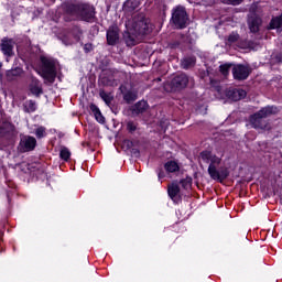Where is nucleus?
Masks as SVG:
<instances>
[{
  "mask_svg": "<svg viewBox=\"0 0 282 282\" xmlns=\"http://www.w3.org/2000/svg\"><path fill=\"white\" fill-rule=\"evenodd\" d=\"M225 6H241L243 0H220Z\"/></svg>",
  "mask_w": 282,
  "mask_h": 282,
  "instance_id": "nucleus-35",
  "label": "nucleus"
},
{
  "mask_svg": "<svg viewBox=\"0 0 282 282\" xmlns=\"http://www.w3.org/2000/svg\"><path fill=\"white\" fill-rule=\"evenodd\" d=\"M164 169L167 173H177V171H180V165L175 161H167L164 164Z\"/></svg>",
  "mask_w": 282,
  "mask_h": 282,
  "instance_id": "nucleus-22",
  "label": "nucleus"
},
{
  "mask_svg": "<svg viewBox=\"0 0 282 282\" xmlns=\"http://www.w3.org/2000/svg\"><path fill=\"white\" fill-rule=\"evenodd\" d=\"M19 131L17 126L10 121H2L1 123V147H14Z\"/></svg>",
  "mask_w": 282,
  "mask_h": 282,
  "instance_id": "nucleus-4",
  "label": "nucleus"
},
{
  "mask_svg": "<svg viewBox=\"0 0 282 282\" xmlns=\"http://www.w3.org/2000/svg\"><path fill=\"white\" fill-rule=\"evenodd\" d=\"M165 91H182L188 87V75L182 73L172 78L165 84Z\"/></svg>",
  "mask_w": 282,
  "mask_h": 282,
  "instance_id": "nucleus-6",
  "label": "nucleus"
},
{
  "mask_svg": "<svg viewBox=\"0 0 282 282\" xmlns=\"http://www.w3.org/2000/svg\"><path fill=\"white\" fill-rule=\"evenodd\" d=\"M21 153H28V151H34L36 149V138L24 135L20 139V143L18 147Z\"/></svg>",
  "mask_w": 282,
  "mask_h": 282,
  "instance_id": "nucleus-11",
  "label": "nucleus"
},
{
  "mask_svg": "<svg viewBox=\"0 0 282 282\" xmlns=\"http://www.w3.org/2000/svg\"><path fill=\"white\" fill-rule=\"evenodd\" d=\"M70 34L73 39H75L76 43H78V41H80V37L83 36V30L78 26H74L70 31Z\"/></svg>",
  "mask_w": 282,
  "mask_h": 282,
  "instance_id": "nucleus-29",
  "label": "nucleus"
},
{
  "mask_svg": "<svg viewBox=\"0 0 282 282\" xmlns=\"http://www.w3.org/2000/svg\"><path fill=\"white\" fill-rule=\"evenodd\" d=\"M17 43L12 39L3 37L1 43V50L4 56H7V63H10V58L14 56V45Z\"/></svg>",
  "mask_w": 282,
  "mask_h": 282,
  "instance_id": "nucleus-12",
  "label": "nucleus"
},
{
  "mask_svg": "<svg viewBox=\"0 0 282 282\" xmlns=\"http://www.w3.org/2000/svg\"><path fill=\"white\" fill-rule=\"evenodd\" d=\"M180 45H181L180 41L170 43L171 50H177V47H180Z\"/></svg>",
  "mask_w": 282,
  "mask_h": 282,
  "instance_id": "nucleus-44",
  "label": "nucleus"
},
{
  "mask_svg": "<svg viewBox=\"0 0 282 282\" xmlns=\"http://www.w3.org/2000/svg\"><path fill=\"white\" fill-rule=\"evenodd\" d=\"M217 83L215 79H210V85H215Z\"/></svg>",
  "mask_w": 282,
  "mask_h": 282,
  "instance_id": "nucleus-46",
  "label": "nucleus"
},
{
  "mask_svg": "<svg viewBox=\"0 0 282 282\" xmlns=\"http://www.w3.org/2000/svg\"><path fill=\"white\" fill-rule=\"evenodd\" d=\"M62 42L64 45H74V41L69 40L67 36L62 37Z\"/></svg>",
  "mask_w": 282,
  "mask_h": 282,
  "instance_id": "nucleus-42",
  "label": "nucleus"
},
{
  "mask_svg": "<svg viewBox=\"0 0 282 282\" xmlns=\"http://www.w3.org/2000/svg\"><path fill=\"white\" fill-rule=\"evenodd\" d=\"M138 8H140V1L138 0H127L122 6L123 12H135Z\"/></svg>",
  "mask_w": 282,
  "mask_h": 282,
  "instance_id": "nucleus-20",
  "label": "nucleus"
},
{
  "mask_svg": "<svg viewBox=\"0 0 282 282\" xmlns=\"http://www.w3.org/2000/svg\"><path fill=\"white\" fill-rule=\"evenodd\" d=\"M40 61L42 63L41 66V76L44 80H47L50 85H54L56 80V63L54 59L45 56H41Z\"/></svg>",
  "mask_w": 282,
  "mask_h": 282,
  "instance_id": "nucleus-5",
  "label": "nucleus"
},
{
  "mask_svg": "<svg viewBox=\"0 0 282 282\" xmlns=\"http://www.w3.org/2000/svg\"><path fill=\"white\" fill-rule=\"evenodd\" d=\"M21 72H23L21 67L7 70V80H14L18 76H21Z\"/></svg>",
  "mask_w": 282,
  "mask_h": 282,
  "instance_id": "nucleus-23",
  "label": "nucleus"
},
{
  "mask_svg": "<svg viewBox=\"0 0 282 282\" xmlns=\"http://www.w3.org/2000/svg\"><path fill=\"white\" fill-rule=\"evenodd\" d=\"M158 177H159V180H164V177H166V173H164V170L159 169Z\"/></svg>",
  "mask_w": 282,
  "mask_h": 282,
  "instance_id": "nucleus-43",
  "label": "nucleus"
},
{
  "mask_svg": "<svg viewBox=\"0 0 282 282\" xmlns=\"http://www.w3.org/2000/svg\"><path fill=\"white\" fill-rule=\"evenodd\" d=\"M25 113H34L36 111V101L28 100L23 105Z\"/></svg>",
  "mask_w": 282,
  "mask_h": 282,
  "instance_id": "nucleus-24",
  "label": "nucleus"
},
{
  "mask_svg": "<svg viewBox=\"0 0 282 282\" xmlns=\"http://www.w3.org/2000/svg\"><path fill=\"white\" fill-rule=\"evenodd\" d=\"M130 153L132 158H140V150L138 148H131Z\"/></svg>",
  "mask_w": 282,
  "mask_h": 282,
  "instance_id": "nucleus-41",
  "label": "nucleus"
},
{
  "mask_svg": "<svg viewBox=\"0 0 282 282\" xmlns=\"http://www.w3.org/2000/svg\"><path fill=\"white\" fill-rule=\"evenodd\" d=\"M226 98L229 100H232L234 102H238V100H242V98H246L248 96V93L243 89L238 88H229L225 91Z\"/></svg>",
  "mask_w": 282,
  "mask_h": 282,
  "instance_id": "nucleus-14",
  "label": "nucleus"
},
{
  "mask_svg": "<svg viewBox=\"0 0 282 282\" xmlns=\"http://www.w3.org/2000/svg\"><path fill=\"white\" fill-rule=\"evenodd\" d=\"M239 39H241V36L239 35L238 32H231L227 39L228 43L230 45H232V43H237V41H239Z\"/></svg>",
  "mask_w": 282,
  "mask_h": 282,
  "instance_id": "nucleus-30",
  "label": "nucleus"
},
{
  "mask_svg": "<svg viewBox=\"0 0 282 282\" xmlns=\"http://www.w3.org/2000/svg\"><path fill=\"white\" fill-rule=\"evenodd\" d=\"M64 21H86L94 22L96 19V8L89 3L65 2L63 6Z\"/></svg>",
  "mask_w": 282,
  "mask_h": 282,
  "instance_id": "nucleus-1",
  "label": "nucleus"
},
{
  "mask_svg": "<svg viewBox=\"0 0 282 282\" xmlns=\"http://www.w3.org/2000/svg\"><path fill=\"white\" fill-rule=\"evenodd\" d=\"M133 30L139 36H147V34H151V24L142 18L133 23Z\"/></svg>",
  "mask_w": 282,
  "mask_h": 282,
  "instance_id": "nucleus-13",
  "label": "nucleus"
},
{
  "mask_svg": "<svg viewBox=\"0 0 282 282\" xmlns=\"http://www.w3.org/2000/svg\"><path fill=\"white\" fill-rule=\"evenodd\" d=\"M207 172L212 180H215L220 184L230 176V170L224 166L217 170L216 165H209Z\"/></svg>",
  "mask_w": 282,
  "mask_h": 282,
  "instance_id": "nucleus-8",
  "label": "nucleus"
},
{
  "mask_svg": "<svg viewBox=\"0 0 282 282\" xmlns=\"http://www.w3.org/2000/svg\"><path fill=\"white\" fill-rule=\"evenodd\" d=\"M180 181L175 180L167 186V194L172 202H175V197L180 195Z\"/></svg>",
  "mask_w": 282,
  "mask_h": 282,
  "instance_id": "nucleus-17",
  "label": "nucleus"
},
{
  "mask_svg": "<svg viewBox=\"0 0 282 282\" xmlns=\"http://www.w3.org/2000/svg\"><path fill=\"white\" fill-rule=\"evenodd\" d=\"M120 93L123 96V100L124 102H127V105H131V102H135V100H138V93L133 91V90H129V88H127L126 85H121L119 87Z\"/></svg>",
  "mask_w": 282,
  "mask_h": 282,
  "instance_id": "nucleus-15",
  "label": "nucleus"
},
{
  "mask_svg": "<svg viewBox=\"0 0 282 282\" xmlns=\"http://www.w3.org/2000/svg\"><path fill=\"white\" fill-rule=\"evenodd\" d=\"M247 25L251 34H259L261 25H263V19L257 13H250L247 17Z\"/></svg>",
  "mask_w": 282,
  "mask_h": 282,
  "instance_id": "nucleus-9",
  "label": "nucleus"
},
{
  "mask_svg": "<svg viewBox=\"0 0 282 282\" xmlns=\"http://www.w3.org/2000/svg\"><path fill=\"white\" fill-rule=\"evenodd\" d=\"M35 135L37 138V140H41V138H45V135H47V133L45 132V127L41 126L35 130Z\"/></svg>",
  "mask_w": 282,
  "mask_h": 282,
  "instance_id": "nucleus-34",
  "label": "nucleus"
},
{
  "mask_svg": "<svg viewBox=\"0 0 282 282\" xmlns=\"http://www.w3.org/2000/svg\"><path fill=\"white\" fill-rule=\"evenodd\" d=\"M147 109H149V104L145 100H140L130 108V111L132 116H140V113H144Z\"/></svg>",
  "mask_w": 282,
  "mask_h": 282,
  "instance_id": "nucleus-16",
  "label": "nucleus"
},
{
  "mask_svg": "<svg viewBox=\"0 0 282 282\" xmlns=\"http://www.w3.org/2000/svg\"><path fill=\"white\" fill-rule=\"evenodd\" d=\"M59 158L64 162H69V159L72 158V152L66 147H62L59 151Z\"/></svg>",
  "mask_w": 282,
  "mask_h": 282,
  "instance_id": "nucleus-26",
  "label": "nucleus"
},
{
  "mask_svg": "<svg viewBox=\"0 0 282 282\" xmlns=\"http://www.w3.org/2000/svg\"><path fill=\"white\" fill-rule=\"evenodd\" d=\"M133 141L129 140V139H126L123 140V143H122V149H126L127 151L133 149Z\"/></svg>",
  "mask_w": 282,
  "mask_h": 282,
  "instance_id": "nucleus-36",
  "label": "nucleus"
},
{
  "mask_svg": "<svg viewBox=\"0 0 282 282\" xmlns=\"http://www.w3.org/2000/svg\"><path fill=\"white\" fill-rule=\"evenodd\" d=\"M30 93L35 96V98H41L42 94H43V86L40 87H32L29 88Z\"/></svg>",
  "mask_w": 282,
  "mask_h": 282,
  "instance_id": "nucleus-31",
  "label": "nucleus"
},
{
  "mask_svg": "<svg viewBox=\"0 0 282 282\" xmlns=\"http://www.w3.org/2000/svg\"><path fill=\"white\" fill-rule=\"evenodd\" d=\"M127 131L129 133H135V131H138V123H135L133 121H128L127 122Z\"/></svg>",
  "mask_w": 282,
  "mask_h": 282,
  "instance_id": "nucleus-33",
  "label": "nucleus"
},
{
  "mask_svg": "<svg viewBox=\"0 0 282 282\" xmlns=\"http://www.w3.org/2000/svg\"><path fill=\"white\" fill-rule=\"evenodd\" d=\"M84 52H85V54H89V52H94V44H91V43L85 44Z\"/></svg>",
  "mask_w": 282,
  "mask_h": 282,
  "instance_id": "nucleus-40",
  "label": "nucleus"
},
{
  "mask_svg": "<svg viewBox=\"0 0 282 282\" xmlns=\"http://www.w3.org/2000/svg\"><path fill=\"white\" fill-rule=\"evenodd\" d=\"M276 111L278 108L274 106L263 107L258 112H254L249 117V122L253 129H267L268 121L265 118H269V116H274Z\"/></svg>",
  "mask_w": 282,
  "mask_h": 282,
  "instance_id": "nucleus-2",
  "label": "nucleus"
},
{
  "mask_svg": "<svg viewBox=\"0 0 282 282\" xmlns=\"http://www.w3.org/2000/svg\"><path fill=\"white\" fill-rule=\"evenodd\" d=\"M195 63H197V58H195V56L184 57L181 61V67L183 69H191V67H195Z\"/></svg>",
  "mask_w": 282,
  "mask_h": 282,
  "instance_id": "nucleus-21",
  "label": "nucleus"
},
{
  "mask_svg": "<svg viewBox=\"0 0 282 282\" xmlns=\"http://www.w3.org/2000/svg\"><path fill=\"white\" fill-rule=\"evenodd\" d=\"M178 184H181L184 191H188L193 186V177L187 176L186 178H182L181 181H178Z\"/></svg>",
  "mask_w": 282,
  "mask_h": 282,
  "instance_id": "nucleus-25",
  "label": "nucleus"
},
{
  "mask_svg": "<svg viewBox=\"0 0 282 282\" xmlns=\"http://www.w3.org/2000/svg\"><path fill=\"white\" fill-rule=\"evenodd\" d=\"M89 109H90L91 113H94L97 122H99V124H105L106 119H105V116H102L100 108H98V106H96V104H90Z\"/></svg>",
  "mask_w": 282,
  "mask_h": 282,
  "instance_id": "nucleus-19",
  "label": "nucleus"
},
{
  "mask_svg": "<svg viewBox=\"0 0 282 282\" xmlns=\"http://www.w3.org/2000/svg\"><path fill=\"white\" fill-rule=\"evenodd\" d=\"M234 66L235 64L232 63L221 64L219 66V72L223 76H228V74H230V69H232Z\"/></svg>",
  "mask_w": 282,
  "mask_h": 282,
  "instance_id": "nucleus-27",
  "label": "nucleus"
},
{
  "mask_svg": "<svg viewBox=\"0 0 282 282\" xmlns=\"http://www.w3.org/2000/svg\"><path fill=\"white\" fill-rule=\"evenodd\" d=\"M209 162H210L209 166H215V164H221V159L215 154L214 155L212 154V159Z\"/></svg>",
  "mask_w": 282,
  "mask_h": 282,
  "instance_id": "nucleus-39",
  "label": "nucleus"
},
{
  "mask_svg": "<svg viewBox=\"0 0 282 282\" xmlns=\"http://www.w3.org/2000/svg\"><path fill=\"white\" fill-rule=\"evenodd\" d=\"M99 82L104 87H109V85H111V80L107 76H100Z\"/></svg>",
  "mask_w": 282,
  "mask_h": 282,
  "instance_id": "nucleus-37",
  "label": "nucleus"
},
{
  "mask_svg": "<svg viewBox=\"0 0 282 282\" xmlns=\"http://www.w3.org/2000/svg\"><path fill=\"white\" fill-rule=\"evenodd\" d=\"M137 39H138L137 35L131 32H129V31L123 32V41L128 47H133V46L138 45Z\"/></svg>",
  "mask_w": 282,
  "mask_h": 282,
  "instance_id": "nucleus-18",
  "label": "nucleus"
},
{
  "mask_svg": "<svg viewBox=\"0 0 282 282\" xmlns=\"http://www.w3.org/2000/svg\"><path fill=\"white\" fill-rule=\"evenodd\" d=\"M107 45L116 47L120 43V29L116 25L109 26L106 32Z\"/></svg>",
  "mask_w": 282,
  "mask_h": 282,
  "instance_id": "nucleus-10",
  "label": "nucleus"
},
{
  "mask_svg": "<svg viewBox=\"0 0 282 282\" xmlns=\"http://www.w3.org/2000/svg\"><path fill=\"white\" fill-rule=\"evenodd\" d=\"M188 21L189 18L186 7L178 4L172 9L170 23L173 25L174 30H186V28H188Z\"/></svg>",
  "mask_w": 282,
  "mask_h": 282,
  "instance_id": "nucleus-3",
  "label": "nucleus"
},
{
  "mask_svg": "<svg viewBox=\"0 0 282 282\" xmlns=\"http://www.w3.org/2000/svg\"><path fill=\"white\" fill-rule=\"evenodd\" d=\"M200 158L206 162V164H208V162H210V160L213 159V152L205 150L200 152Z\"/></svg>",
  "mask_w": 282,
  "mask_h": 282,
  "instance_id": "nucleus-32",
  "label": "nucleus"
},
{
  "mask_svg": "<svg viewBox=\"0 0 282 282\" xmlns=\"http://www.w3.org/2000/svg\"><path fill=\"white\" fill-rule=\"evenodd\" d=\"M99 96H100L101 100H104V102H106L107 107H109V105H111V101L113 100V96H111V94H108L105 90H100Z\"/></svg>",
  "mask_w": 282,
  "mask_h": 282,
  "instance_id": "nucleus-28",
  "label": "nucleus"
},
{
  "mask_svg": "<svg viewBox=\"0 0 282 282\" xmlns=\"http://www.w3.org/2000/svg\"><path fill=\"white\" fill-rule=\"evenodd\" d=\"M231 74L234 76V80L243 83V80H248L250 74H252V68L246 64H234Z\"/></svg>",
  "mask_w": 282,
  "mask_h": 282,
  "instance_id": "nucleus-7",
  "label": "nucleus"
},
{
  "mask_svg": "<svg viewBox=\"0 0 282 282\" xmlns=\"http://www.w3.org/2000/svg\"><path fill=\"white\" fill-rule=\"evenodd\" d=\"M276 61H278L279 63H282V55H276Z\"/></svg>",
  "mask_w": 282,
  "mask_h": 282,
  "instance_id": "nucleus-45",
  "label": "nucleus"
},
{
  "mask_svg": "<svg viewBox=\"0 0 282 282\" xmlns=\"http://www.w3.org/2000/svg\"><path fill=\"white\" fill-rule=\"evenodd\" d=\"M7 198L10 202V193H7Z\"/></svg>",
  "mask_w": 282,
  "mask_h": 282,
  "instance_id": "nucleus-47",
  "label": "nucleus"
},
{
  "mask_svg": "<svg viewBox=\"0 0 282 282\" xmlns=\"http://www.w3.org/2000/svg\"><path fill=\"white\" fill-rule=\"evenodd\" d=\"M32 87H42L41 80H39L36 77H32L31 84L29 85V89H32Z\"/></svg>",
  "mask_w": 282,
  "mask_h": 282,
  "instance_id": "nucleus-38",
  "label": "nucleus"
}]
</instances>
